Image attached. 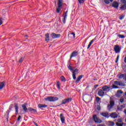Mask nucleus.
Here are the masks:
<instances>
[{
  "label": "nucleus",
  "mask_w": 126,
  "mask_h": 126,
  "mask_svg": "<svg viewBox=\"0 0 126 126\" xmlns=\"http://www.w3.org/2000/svg\"><path fill=\"white\" fill-rule=\"evenodd\" d=\"M2 24V19L1 18H0V26Z\"/></svg>",
  "instance_id": "a19ab883"
},
{
  "label": "nucleus",
  "mask_w": 126,
  "mask_h": 126,
  "mask_svg": "<svg viewBox=\"0 0 126 126\" xmlns=\"http://www.w3.org/2000/svg\"><path fill=\"white\" fill-rule=\"evenodd\" d=\"M124 113L126 114V110H124Z\"/></svg>",
  "instance_id": "864d4df0"
},
{
  "label": "nucleus",
  "mask_w": 126,
  "mask_h": 126,
  "mask_svg": "<svg viewBox=\"0 0 126 126\" xmlns=\"http://www.w3.org/2000/svg\"><path fill=\"white\" fill-rule=\"evenodd\" d=\"M108 125L109 126H115V123H114V122L109 121L108 122Z\"/></svg>",
  "instance_id": "393cba45"
},
{
  "label": "nucleus",
  "mask_w": 126,
  "mask_h": 126,
  "mask_svg": "<svg viewBox=\"0 0 126 126\" xmlns=\"http://www.w3.org/2000/svg\"><path fill=\"white\" fill-rule=\"evenodd\" d=\"M121 50H122V48L120 47V45H116L114 46V51L116 54H118L121 52Z\"/></svg>",
  "instance_id": "423d86ee"
},
{
  "label": "nucleus",
  "mask_w": 126,
  "mask_h": 126,
  "mask_svg": "<svg viewBox=\"0 0 126 126\" xmlns=\"http://www.w3.org/2000/svg\"><path fill=\"white\" fill-rule=\"evenodd\" d=\"M121 9H122V10H125V9H126V4L122 5L121 7Z\"/></svg>",
  "instance_id": "7c9ffc66"
},
{
  "label": "nucleus",
  "mask_w": 126,
  "mask_h": 126,
  "mask_svg": "<svg viewBox=\"0 0 126 126\" xmlns=\"http://www.w3.org/2000/svg\"><path fill=\"white\" fill-rule=\"evenodd\" d=\"M93 118L94 120V122L97 124H101V123H102V120L99 119V118L97 117V115H94Z\"/></svg>",
  "instance_id": "39448f33"
},
{
  "label": "nucleus",
  "mask_w": 126,
  "mask_h": 126,
  "mask_svg": "<svg viewBox=\"0 0 126 126\" xmlns=\"http://www.w3.org/2000/svg\"><path fill=\"white\" fill-rule=\"evenodd\" d=\"M126 107L125 104L119 105L118 106V109L120 111H122L123 109H124V108Z\"/></svg>",
  "instance_id": "aec40b11"
},
{
  "label": "nucleus",
  "mask_w": 126,
  "mask_h": 126,
  "mask_svg": "<svg viewBox=\"0 0 126 126\" xmlns=\"http://www.w3.org/2000/svg\"><path fill=\"white\" fill-rule=\"evenodd\" d=\"M97 94L99 96H100L101 97H103V96H105V93H104V91H103V90H99Z\"/></svg>",
  "instance_id": "9d476101"
},
{
  "label": "nucleus",
  "mask_w": 126,
  "mask_h": 126,
  "mask_svg": "<svg viewBox=\"0 0 126 126\" xmlns=\"http://www.w3.org/2000/svg\"><path fill=\"white\" fill-rule=\"evenodd\" d=\"M77 55H78V53L76 51H74L72 53L70 59V60H71V58L74 57H76V56H77Z\"/></svg>",
  "instance_id": "2eb2a0df"
},
{
  "label": "nucleus",
  "mask_w": 126,
  "mask_h": 126,
  "mask_svg": "<svg viewBox=\"0 0 126 126\" xmlns=\"http://www.w3.org/2000/svg\"><path fill=\"white\" fill-rule=\"evenodd\" d=\"M4 86V83L0 82V90L2 89Z\"/></svg>",
  "instance_id": "cd10ccee"
},
{
  "label": "nucleus",
  "mask_w": 126,
  "mask_h": 126,
  "mask_svg": "<svg viewBox=\"0 0 126 126\" xmlns=\"http://www.w3.org/2000/svg\"><path fill=\"white\" fill-rule=\"evenodd\" d=\"M27 104H26V103H24L22 106V107L23 108V109L25 112V113H27V112L28 111V109L27 108Z\"/></svg>",
  "instance_id": "4468645a"
},
{
  "label": "nucleus",
  "mask_w": 126,
  "mask_h": 126,
  "mask_svg": "<svg viewBox=\"0 0 126 126\" xmlns=\"http://www.w3.org/2000/svg\"><path fill=\"white\" fill-rule=\"evenodd\" d=\"M100 115L102 116V117H104L105 118H109L110 116H109V113L107 112H103V113H101Z\"/></svg>",
  "instance_id": "dca6fc26"
},
{
  "label": "nucleus",
  "mask_w": 126,
  "mask_h": 126,
  "mask_svg": "<svg viewBox=\"0 0 126 126\" xmlns=\"http://www.w3.org/2000/svg\"><path fill=\"white\" fill-rule=\"evenodd\" d=\"M112 5L115 8H118L119 7V3L116 1L113 2Z\"/></svg>",
  "instance_id": "a211bd4d"
},
{
  "label": "nucleus",
  "mask_w": 126,
  "mask_h": 126,
  "mask_svg": "<svg viewBox=\"0 0 126 126\" xmlns=\"http://www.w3.org/2000/svg\"><path fill=\"white\" fill-rule=\"evenodd\" d=\"M104 2L106 4H109L110 3V0H104Z\"/></svg>",
  "instance_id": "e433bc0d"
},
{
  "label": "nucleus",
  "mask_w": 126,
  "mask_h": 126,
  "mask_svg": "<svg viewBox=\"0 0 126 126\" xmlns=\"http://www.w3.org/2000/svg\"><path fill=\"white\" fill-rule=\"evenodd\" d=\"M65 14L66 15H67V11H66L65 14H63V15H65Z\"/></svg>",
  "instance_id": "8fccbe9b"
},
{
  "label": "nucleus",
  "mask_w": 126,
  "mask_h": 126,
  "mask_svg": "<svg viewBox=\"0 0 126 126\" xmlns=\"http://www.w3.org/2000/svg\"><path fill=\"white\" fill-rule=\"evenodd\" d=\"M21 119V116H19V117L18 118V119H17V121H20Z\"/></svg>",
  "instance_id": "c03bdc74"
},
{
  "label": "nucleus",
  "mask_w": 126,
  "mask_h": 126,
  "mask_svg": "<svg viewBox=\"0 0 126 126\" xmlns=\"http://www.w3.org/2000/svg\"><path fill=\"white\" fill-rule=\"evenodd\" d=\"M78 1L79 2V3H83L84 1H85V0H78Z\"/></svg>",
  "instance_id": "4c0bfd02"
},
{
  "label": "nucleus",
  "mask_w": 126,
  "mask_h": 126,
  "mask_svg": "<svg viewBox=\"0 0 126 126\" xmlns=\"http://www.w3.org/2000/svg\"><path fill=\"white\" fill-rule=\"evenodd\" d=\"M63 22L64 24H65V20L66 19V17H67V15L65 14V15H63Z\"/></svg>",
  "instance_id": "a878e982"
},
{
  "label": "nucleus",
  "mask_w": 126,
  "mask_h": 126,
  "mask_svg": "<svg viewBox=\"0 0 126 126\" xmlns=\"http://www.w3.org/2000/svg\"><path fill=\"white\" fill-rule=\"evenodd\" d=\"M50 38H49V33H46L45 34V41H49Z\"/></svg>",
  "instance_id": "bb28decb"
},
{
  "label": "nucleus",
  "mask_w": 126,
  "mask_h": 126,
  "mask_svg": "<svg viewBox=\"0 0 126 126\" xmlns=\"http://www.w3.org/2000/svg\"><path fill=\"white\" fill-rule=\"evenodd\" d=\"M71 35H73L74 38H75V33L74 32H72Z\"/></svg>",
  "instance_id": "49530a36"
},
{
  "label": "nucleus",
  "mask_w": 126,
  "mask_h": 126,
  "mask_svg": "<svg viewBox=\"0 0 126 126\" xmlns=\"http://www.w3.org/2000/svg\"><path fill=\"white\" fill-rule=\"evenodd\" d=\"M57 87L58 89H61V87H60V81L57 82Z\"/></svg>",
  "instance_id": "2f4dec72"
},
{
  "label": "nucleus",
  "mask_w": 126,
  "mask_h": 126,
  "mask_svg": "<svg viewBox=\"0 0 126 126\" xmlns=\"http://www.w3.org/2000/svg\"><path fill=\"white\" fill-rule=\"evenodd\" d=\"M98 86H99V85H94V87H98Z\"/></svg>",
  "instance_id": "3c124183"
},
{
  "label": "nucleus",
  "mask_w": 126,
  "mask_h": 126,
  "mask_svg": "<svg viewBox=\"0 0 126 126\" xmlns=\"http://www.w3.org/2000/svg\"><path fill=\"white\" fill-rule=\"evenodd\" d=\"M102 89L103 91H106V92H109V91H110V89H111V88L107 86H104L102 87Z\"/></svg>",
  "instance_id": "f8f14e48"
},
{
  "label": "nucleus",
  "mask_w": 126,
  "mask_h": 126,
  "mask_svg": "<svg viewBox=\"0 0 126 126\" xmlns=\"http://www.w3.org/2000/svg\"><path fill=\"white\" fill-rule=\"evenodd\" d=\"M63 0H58V7L57 8L56 12L57 13H60V11L62 9V6H63Z\"/></svg>",
  "instance_id": "7ed1b4c3"
},
{
  "label": "nucleus",
  "mask_w": 126,
  "mask_h": 126,
  "mask_svg": "<svg viewBox=\"0 0 126 126\" xmlns=\"http://www.w3.org/2000/svg\"><path fill=\"white\" fill-rule=\"evenodd\" d=\"M124 101H125V98L124 97H121L120 99V103H124Z\"/></svg>",
  "instance_id": "f704fd0d"
},
{
  "label": "nucleus",
  "mask_w": 126,
  "mask_h": 126,
  "mask_svg": "<svg viewBox=\"0 0 126 126\" xmlns=\"http://www.w3.org/2000/svg\"><path fill=\"white\" fill-rule=\"evenodd\" d=\"M119 38H121L122 39L124 38H126V36L123 34H119Z\"/></svg>",
  "instance_id": "c9c22d12"
},
{
  "label": "nucleus",
  "mask_w": 126,
  "mask_h": 126,
  "mask_svg": "<svg viewBox=\"0 0 126 126\" xmlns=\"http://www.w3.org/2000/svg\"><path fill=\"white\" fill-rule=\"evenodd\" d=\"M29 111H30V112H32V113H36L37 112V110L31 107L29 108Z\"/></svg>",
  "instance_id": "5701e85b"
},
{
  "label": "nucleus",
  "mask_w": 126,
  "mask_h": 126,
  "mask_svg": "<svg viewBox=\"0 0 126 126\" xmlns=\"http://www.w3.org/2000/svg\"><path fill=\"white\" fill-rule=\"evenodd\" d=\"M116 126H123V124H120L119 123H116Z\"/></svg>",
  "instance_id": "ea45409f"
},
{
  "label": "nucleus",
  "mask_w": 126,
  "mask_h": 126,
  "mask_svg": "<svg viewBox=\"0 0 126 126\" xmlns=\"http://www.w3.org/2000/svg\"><path fill=\"white\" fill-rule=\"evenodd\" d=\"M117 121H118V123H122L123 122V120H122V119H118Z\"/></svg>",
  "instance_id": "79ce46f5"
},
{
  "label": "nucleus",
  "mask_w": 126,
  "mask_h": 126,
  "mask_svg": "<svg viewBox=\"0 0 126 126\" xmlns=\"http://www.w3.org/2000/svg\"><path fill=\"white\" fill-rule=\"evenodd\" d=\"M82 77H83V76L82 75L79 76L75 82L76 83H79V82L81 80V78H82Z\"/></svg>",
  "instance_id": "6ab92c4d"
},
{
  "label": "nucleus",
  "mask_w": 126,
  "mask_h": 126,
  "mask_svg": "<svg viewBox=\"0 0 126 126\" xmlns=\"http://www.w3.org/2000/svg\"><path fill=\"white\" fill-rule=\"evenodd\" d=\"M115 105V101L114 100H110L109 104L108 105L107 109L108 111H111V109H113Z\"/></svg>",
  "instance_id": "20e7f679"
},
{
  "label": "nucleus",
  "mask_w": 126,
  "mask_h": 126,
  "mask_svg": "<svg viewBox=\"0 0 126 126\" xmlns=\"http://www.w3.org/2000/svg\"><path fill=\"white\" fill-rule=\"evenodd\" d=\"M71 100H72V98H71L64 99L63 100H62V104H66L67 103H69V102H70Z\"/></svg>",
  "instance_id": "1a4fd4ad"
},
{
  "label": "nucleus",
  "mask_w": 126,
  "mask_h": 126,
  "mask_svg": "<svg viewBox=\"0 0 126 126\" xmlns=\"http://www.w3.org/2000/svg\"><path fill=\"white\" fill-rule=\"evenodd\" d=\"M94 41H96V38H94L93 40H92L91 41V42L89 43L87 49H89V48H90V47H91V45H92V44H93V42H94Z\"/></svg>",
  "instance_id": "f3484780"
},
{
  "label": "nucleus",
  "mask_w": 126,
  "mask_h": 126,
  "mask_svg": "<svg viewBox=\"0 0 126 126\" xmlns=\"http://www.w3.org/2000/svg\"><path fill=\"white\" fill-rule=\"evenodd\" d=\"M10 109H12V107H10Z\"/></svg>",
  "instance_id": "6e6d98bb"
},
{
  "label": "nucleus",
  "mask_w": 126,
  "mask_h": 126,
  "mask_svg": "<svg viewBox=\"0 0 126 126\" xmlns=\"http://www.w3.org/2000/svg\"><path fill=\"white\" fill-rule=\"evenodd\" d=\"M119 58H120V56L118 55L117 58V60L116 61V63H118V61H119Z\"/></svg>",
  "instance_id": "a18cd8bd"
},
{
  "label": "nucleus",
  "mask_w": 126,
  "mask_h": 126,
  "mask_svg": "<svg viewBox=\"0 0 126 126\" xmlns=\"http://www.w3.org/2000/svg\"><path fill=\"white\" fill-rule=\"evenodd\" d=\"M115 84L116 85H119V86H121L122 85V83H121V82L118 81H115L114 82Z\"/></svg>",
  "instance_id": "c85d7f7f"
},
{
  "label": "nucleus",
  "mask_w": 126,
  "mask_h": 126,
  "mask_svg": "<svg viewBox=\"0 0 126 126\" xmlns=\"http://www.w3.org/2000/svg\"><path fill=\"white\" fill-rule=\"evenodd\" d=\"M100 100H101V99L98 97H96V99H95L97 103H100Z\"/></svg>",
  "instance_id": "72a5a7b5"
},
{
  "label": "nucleus",
  "mask_w": 126,
  "mask_h": 126,
  "mask_svg": "<svg viewBox=\"0 0 126 126\" xmlns=\"http://www.w3.org/2000/svg\"><path fill=\"white\" fill-rule=\"evenodd\" d=\"M118 116L119 115H118V114H117L116 112H113L110 115V117L112 119H117Z\"/></svg>",
  "instance_id": "9b49d317"
},
{
  "label": "nucleus",
  "mask_w": 126,
  "mask_h": 126,
  "mask_svg": "<svg viewBox=\"0 0 126 126\" xmlns=\"http://www.w3.org/2000/svg\"><path fill=\"white\" fill-rule=\"evenodd\" d=\"M60 119L62 124L65 123V118L63 117V114H60Z\"/></svg>",
  "instance_id": "ddd939ff"
},
{
  "label": "nucleus",
  "mask_w": 126,
  "mask_h": 126,
  "mask_svg": "<svg viewBox=\"0 0 126 126\" xmlns=\"http://www.w3.org/2000/svg\"><path fill=\"white\" fill-rule=\"evenodd\" d=\"M118 77L120 79L123 78L124 80L126 81V74H119L118 75Z\"/></svg>",
  "instance_id": "0eeeda50"
},
{
  "label": "nucleus",
  "mask_w": 126,
  "mask_h": 126,
  "mask_svg": "<svg viewBox=\"0 0 126 126\" xmlns=\"http://www.w3.org/2000/svg\"><path fill=\"white\" fill-rule=\"evenodd\" d=\"M51 36L52 38L56 39V38H60L61 37V35L60 34H56L53 32L51 33Z\"/></svg>",
  "instance_id": "6e6552de"
},
{
  "label": "nucleus",
  "mask_w": 126,
  "mask_h": 126,
  "mask_svg": "<svg viewBox=\"0 0 126 126\" xmlns=\"http://www.w3.org/2000/svg\"><path fill=\"white\" fill-rule=\"evenodd\" d=\"M97 110H98V111H100V110H101V108H100V106H97Z\"/></svg>",
  "instance_id": "de8ad7c7"
},
{
  "label": "nucleus",
  "mask_w": 126,
  "mask_h": 126,
  "mask_svg": "<svg viewBox=\"0 0 126 126\" xmlns=\"http://www.w3.org/2000/svg\"><path fill=\"white\" fill-rule=\"evenodd\" d=\"M110 1H111V2H112L114 1V0H110Z\"/></svg>",
  "instance_id": "5fc2aeb1"
},
{
  "label": "nucleus",
  "mask_w": 126,
  "mask_h": 126,
  "mask_svg": "<svg viewBox=\"0 0 126 126\" xmlns=\"http://www.w3.org/2000/svg\"><path fill=\"white\" fill-rule=\"evenodd\" d=\"M38 108H47V107H48V105H46V104H38Z\"/></svg>",
  "instance_id": "4be33fe9"
},
{
  "label": "nucleus",
  "mask_w": 126,
  "mask_h": 126,
  "mask_svg": "<svg viewBox=\"0 0 126 126\" xmlns=\"http://www.w3.org/2000/svg\"><path fill=\"white\" fill-rule=\"evenodd\" d=\"M68 68L69 69V70H70V71H71V72L72 73L73 79L74 80L76 79V74H78V69H75L73 70V69H72V67L71 66H68Z\"/></svg>",
  "instance_id": "f257e3e1"
},
{
  "label": "nucleus",
  "mask_w": 126,
  "mask_h": 126,
  "mask_svg": "<svg viewBox=\"0 0 126 126\" xmlns=\"http://www.w3.org/2000/svg\"><path fill=\"white\" fill-rule=\"evenodd\" d=\"M112 89H117L118 88H119V87L116 86L115 85H112Z\"/></svg>",
  "instance_id": "473e14b6"
},
{
  "label": "nucleus",
  "mask_w": 126,
  "mask_h": 126,
  "mask_svg": "<svg viewBox=\"0 0 126 126\" xmlns=\"http://www.w3.org/2000/svg\"><path fill=\"white\" fill-rule=\"evenodd\" d=\"M122 94H123V91L121 90H118L117 91V96L120 97V96H121V95H122Z\"/></svg>",
  "instance_id": "412c9836"
},
{
  "label": "nucleus",
  "mask_w": 126,
  "mask_h": 126,
  "mask_svg": "<svg viewBox=\"0 0 126 126\" xmlns=\"http://www.w3.org/2000/svg\"><path fill=\"white\" fill-rule=\"evenodd\" d=\"M34 125H35V126H38V125H37V123H34Z\"/></svg>",
  "instance_id": "603ef678"
},
{
  "label": "nucleus",
  "mask_w": 126,
  "mask_h": 126,
  "mask_svg": "<svg viewBox=\"0 0 126 126\" xmlns=\"http://www.w3.org/2000/svg\"><path fill=\"white\" fill-rule=\"evenodd\" d=\"M61 81H63V82H65V81H66V79H65V78L64 77H63V76H62L61 77Z\"/></svg>",
  "instance_id": "c756f323"
},
{
  "label": "nucleus",
  "mask_w": 126,
  "mask_h": 126,
  "mask_svg": "<svg viewBox=\"0 0 126 126\" xmlns=\"http://www.w3.org/2000/svg\"><path fill=\"white\" fill-rule=\"evenodd\" d=\"M23 62V58H21V59L19 61V63H22Z\"/></svg>",
  "instance_id": "37998d69"
},
{
  "label": "nucleus",
  "mask_w": 126,
  "mask_h": 126,
  "mask_svg": "<svg viewBox=\"0 0 126 126\" xmlns=\"http://www.w3.org/2000/svg\"><path fill=\"white\" fill-rule=\"evenodd\" d=\"M97 126H105V125H104L99 124V125H98Z\"/></svg>",
  "instance_id": "09e8293b"
},
{
  "label": "nucleus",
  "mask_w": 126,
  "mask_h": 126,
  "mask_svg": "<svg viewBox=\"0 0 126 126\" xmlns=\"http://www.w3.org/2000/svg\"><path fill=\"white\" fill-rule=\"evenodd\" d=\"M124 18H125V16L122 15L121 16H120L119 19H120V20H123Z\"/></svg>",
  "instance_id": "58836bf2"
},
{
  "label": "nucleus",
  "mask_w": 126,
  "mask_h": 126,
  "mask_svg": "<svg viewBox=\"0 0 126 126\" xmlns=\"http://www.w3.org/2000/svg\"><path fill=\"white\" fill-rule=\"evenodd\" d=\"M15 109L16 110V115H18V105L17 104H16L15 105Z\"/></svg>",
  "instance_id": "b1692460"
},
{
  "label": "nucleus",
  "mask_w": 126,
  "mask_h": 126,
  "mask_svg": "<svg viewBox=\"0 0 126 126\" xmlns=\"http://www.w3.org/2000/svg\"><path fill=\"white\" fill-rule=\"evenodd\" d=\"M46 101H49V102H56L59 100V97L54 96H48L45 98Z\"/></svg>",
  "instance_id": "f03ea898"
}]
</instances>
